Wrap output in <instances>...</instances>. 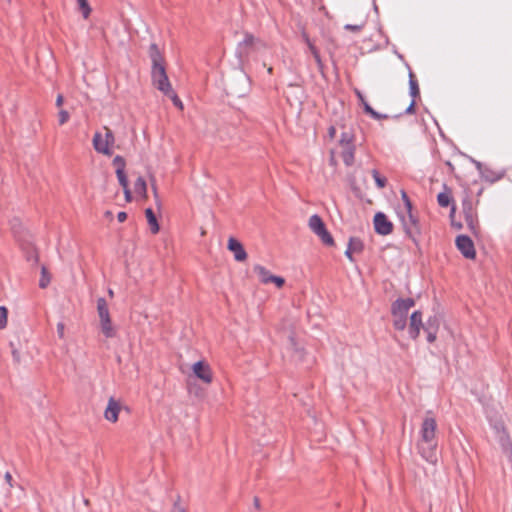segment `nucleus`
Masks as SVG:
<instances>
[{
  "mask_svg": "<svg viewBox=\"0 0 512 512\" xmlns=\"http://www.w3.org/2000/svg\"><path fill=\"white\" fill-rule=\"evenodd\" d=\"M436 430L437 422L428 413L421 424L417 449L422 458L431 464H436L438 461Z\"/></svg>",
  "mask_w": 512,
  "mask_h": 512,
  "instance_id": "nucleus-1",
  "label": "nucleus"
},
{
  "mask_svg": "<svg viewBox=\"0 0 512 512\" xmlns=\"http://www.w3.org/2000/svg\"><path fill=\"white\" fill-rule=\"evenodd\" d=\"M415 301L412 298L397 299L391 307L393 318V327L402 331L407 326V316L409 310L414 307Z\"/></svg>",
  "mask_w": 512,
  "mask_h": 512,
  "instance_id": "nucleus-2",
  "label": "nucleus"
},
{
  "mask_svg": "<svg viewBox=\"0 0 512 512\" xmlns=\"http://www.w3.org/2000/svg\"><path fill=\"white\" fill-rule=\"evenodd\" d=\"M250 90V79L243 71H236L226 83L227 94L232 97L241 98Z\"/></svg>",
  "mask_w": 512,
  "mask_h": 512,
  "instance_id": "nucleus-3",
  "label": "nucleus"
},
{
  "mask_svg": "<svg viewBox=\"0 0 512 512\" xmlns=\"http://www.w3.org/2000/svg\"><path fill=\"white\" fill-rule=\"evenodd\" d=\"M265 46V43L259 38L254 37L250 33H245L243 41L237 46L236 55L239 61L244 63L252 52L265 48Z\"/></svg>",
  "mask_w": 512,
  "mask_h": 512,
  "instance_id": "nucleus-4",
  "label": "nucleus"
},
{
  "mask_svg": "<svg viewBox=\"0 0 512 512\" xmlns=\"http://www.w3.org/2000/svg\"><path fill=\"white\" fill-rule=\"evenodd\" d=\"M398 215L403 225L405 233L416 242V237L420 234V224L418 217L412 210H399Z\"/></svg>",
  "mask_w": 512,
  "mask_h": 512,
  "instance_id": "nucleus-5",
  "label": "nucleus"
},
{
  "mask_svg": "<svg viewBox=\"0 0 512 512\" xmlns=\"http://www.w3.org/2000/svg\"><path fill=\"white\" fill-rule=\"evenodd\" d=\"M152 82L153 85L163 94L171 93L172 86L164 66L152 67Z\"/></svg>",
  "mask_w": 512,
  "mask_h": 512,
  "instance_id": "nucleus-6",
  "label": "nucleus"
},
{
  "mask_svg": "<svg viewBox=\"0 0 512 512\" xmlns=\"http://www.w3.org/2000/svg\"><path fill=\"white\" fill-rule=\"evenodd\" d=\"M456 247L462 253V255L467 259H474L476 256L474 243L470 239V237L466 235H459L456 238Z\"/></svg>",
  "mask_w": 512,
  "mask_h": 512,
  "instance_id": "nucleus-7",
  "label": "nucleus"
},
{
  "mask_svg": "<svg viewBox=\"0 0 512 512\" xmlns=\"http://www.w3.org/2000/svg\"><path fill=\"white\" fill-rule=\"evenodd\" d=\"M374 228L380 235H389L393 231V224L384 213L378 212L374 216Z\"/></svg>",
  "mask_w": 512,
  "mask_h": 512,
  "instance_id": "nucleus-8",
  "label": "nucleus"
},
{
  "mask_svg": "<svg viewBox=\"0 0 512 512\" xmlns=\"http://www.w3.org/2000/svg\"><path fill=\"white\" fill-rule=\"evenodd\" d=\"M463 212L467 227L473 234L476 235L478 233V220L476 212L474 211L471 203L465 202L463 204Z\"/></svg>",
  "mask_w": 512,
  "mask_h": 512,
  "instance_id": "nucleus-9",
  "label": "nucleus"
},
{
  "mask_svg": "<svg viewBox=\"0 0 512 512\" xmlns=\"http://www.w3.org/2000/svg\"><path fill=\"white\" fill-rule=\"evenodd\" d=\"M192 371L194 375L202 380L204 383H211L212 381V372L210 366L204 361H198L193 364Z\"/></svg>",
  "mask_w": 512,
  "mask_h": 512,
  "instance_id": "nucleus-10",
  "label": "nucleus"
},
{
  "mask_svg": "<svg viewBox=\"0 0 512 512\" xmlns=\"http://www.w3.org/2000/svg\"><path fill=\"white\" fill-rule=\"evenodd\" d=\"M424 324L422 322V313L420 311H414L410 316L409 328L408 332L412 339H416L419 334L421 328H423Z\"/></svg>",
  "mask_w": 512,
  "mask_h": 512,
  "instance_id": "nucleus-11",
  "label": "nucleus"
},
{
  "mask_svg": "<svg viewBox=\"0 0 512 512\" xmlns=\"http://www.w3.org/2000/svg\"><path fill=\"white\" fill-rule=\"evenodd\" d=\"M227 248H228V250L233 252L234 258L236 261L242 262V261L246 260L247 253H246L243 245L235 238H233V237L229 238Z\"/></svg>",
  "mask_w": 512,
  "mask_h": 512,
  "instance_id": "nucleus-12",
  "label": "nucleus"
},
{
  "mask_svg": "<svg viewBox=\"0 0 512 512\" xmlns=\"http://www.w3.org/2000/svg\"><path fill=\"white\" fill-rule=\"evenodd\" d=\"M93 147L98 153H102L104 155L110 156L112 154V150L108 146V144L105 142L104 137L101 133L96 132L93 136Z\"/></svg>",
  "mask_w": 512,
  "mask_h": 512,
  "instance_id": "nucleus-13",
  "label": "nucleus"
},
{
  "mask_svg": "<svg viewBox=\"0 0 512 512\" xmlns=\"http://www.w3.org/2000/svg\"><path fill=\"white\" fill-rule=\"evenodd\" d=\"M120 411V405L113 398H110L108 405L104 412V417L110 422H116L118 420V414Z\"/></svg>",
  "mask_w": 512,
  "mask_h": 512,
  "instance_id": "nucleus-14",
  "label": "nucleus"
},
{
  "mask_svg": "<svg viewBox=\"0 0 512 512\" xmlns=\"http://www.w3.org/2000/svg\"><path fill=\"white\" fill-rule=\"evenodd\" d=\"M341 157L343 159V162L346 166H352L354 164L355 159V145L349 144L341 146Z\"/></svg>",
  "mask_w": 512,
  "mask_h": 512,
  "instance_id": "nucleus-15",
  "label": "nucleus"
},
{
  "mask_svg": "<svg viewBox=\"0 0 512 512\" xmlns=\"http://www.w3.org/2000/svg\"><path fill=\"white\" fill-rule=\"evenodd\" d=\"M504 174H505L504 171L496 172L487 167H485L483 170H481L482 178L485 181L490 182V183L499 181L500 179H502L504 177Z\"/></svg>",
  "mask_w": 512,
  "mask_h": 512,
  "instance_id": "nucleus-16",
  "label": "nucleus"
},
{
  "mask_svg": "<svg viewBox=\"0 0 512 512\" xmlns=\"http://www.w3.org/2000/svg\"><path fill=\"white\" fill-rule=\"evenodd\" d=\"M149 54L152 61V67L164 66L162 56L156 44H151Z\"/></svg>",
  "mask_w": 512,
  "mask_h": 512,
  "instance_id": "nucleus-17",
  "label": "nucleus"
},
{
  "mask_svg": "<svg viewBox=\"0 0 512 512\" xmlns=\"http://www.w3.org/2000/svg\"><path fill=\"white\" fill-rule=\"evenodd\" d=\"M309 228L317 235L322 229H324L326 226L323 222V220L321 219L320 216L318 215H312L310 218H309Z\"/></svg>",
  "mask_w": 512,
  "mask_h": 512,
  "instance_id": "nucleus-18",
  "label": "nucleus"
},
{
  "mask_svg": "<svg viewBox=\"0 0 512 512\" xmlns=\"http://www.w3.org/2000/svg\"><path fill=\"white\" fill-rule=\"evenodd\" d=\"M304 39H305V42L307 43L308 45V48L311 52V54L313 55V58L319 68L320 71L323 70V62L321 60V57H320V54H319V51L317 50V48L314 46V44L310 41L309 37L307 35H304Z\"/></svg>",
  "mask_w": 512,
  "mask_h": 512,
  "instance_id": "nucleus-19",
  "label": "nucleus"
},
{
  "mask_svg": "<svg viewBox=\"0 0 512 512\" xmlns=\"http://www.w3.org/2000/svg\"><path fill=\"white\" fill-rule=\"evenodd\" d=\"M145 215H146V218H147V221H148V224L150 226V230L153 234H156L159 232V224H158V221H157V218L153 212V210L151 208H147L145 210Z\"/></svg>",
  "mask_w": 512,
  "mask_h": 512,
  "instance_id": "nucleus-20",
  "label": "nucleus"
},
{
  "mask_svg": "<svg viewBox=\"0 0 512 512\" xmlns=\"http://www.w3.org/2000/svg\"><path fill=\"white\" fill-rule=\"evenodd\" d=\"M439 206L448 207L452 203L451 191L444 185V191L437 196Z\"/></svg>",
  "mask_w": 512,
  "mask_h": 512,
  "instance_id": "nucleus-21",
  "label": "nucleus"
},
{
  "mask_svg": "<svg viewBox=\"0 0 512 512\" xmlns=\"http://www.w3.org/2000/svg\"><path fill=\"white\" fill-rule=\"evenodd\" d=\"M97 312H98V316L100 318V321L101 320H106V319L110 318L108 305H107V302H106V300L104 298H99L97 300Z\"/></svg>",
  "mask_w": 512,
  "mask_h": 512,
  "instance_id": "nucleus-22",
  "label": "nucleus"
},
{
  "mask_svg": "<svg viewBox=\"0 0 512 512\" xmlns=\"http://www.w3.org/2000/svg\"><path fill=\"white\" fill-rule=\"evenodd\" d=\"M254 272L258 275V277L262 283H264V284L270 283V280L273 275L264 266L255 265Z\"/></svg>",
  "mask_w": 512,
  "mask_h": 512,
  "instance_id": "nucleus-23",
  "label": "nucleus"
},
{
  "mask_svg": "<svg viewBox=\"0 0 512 512\" xmlns=\"http://www.w3.org/2000/svg\"><path fill=\"white\" fill-rule=\"evenodd\" d=\"M100 325H101L102 333L107 338H111V337H113L115 335V330L113 328V325H112V322H111V318L106 319V320H101L100 321Z\"/></svg>",
  "mask_w": 512,
  "mask_h": 512,
  "instance_id": "nucleus-24",
  "label": "nucleus"
},
{
  "mask_svg": "<svg viewBox=\"0 0 512 512\" xmlns=\"http://www.w3.org/2000/svg\"><path fill=\"white\" fill-rule=\"evenodd\" d=\"M289 342H290V348L293 351V357L295 358V360L302 361L303 360V355H304L303 349L298 347V344L295 341L294 337L290 336L289 337Z\"/></svg>",
  "mask_w": 512,
  "mask_h": 512,
  "instance_id": "nucleus-25",
  "label": "nucleus"
},
{
  "mask_svg": "<svg viewBox=\"0 0 512 512\" xmlns=\"http://www.w3.org/2000/svg\"><path fill=\"white\" fill-rule=\"evenodd\" d=\"M409 90H410V95L413 99L418 97L420 94L418 82L415 79V76L411 71L409 73Z\"/></svg>",
  "mask_w": 512,
  "mask_h": 512,
  "instance_id": "nucleus-26",
  "label": "nucleus"
},
{
  "mask_svg": "<svg viewBox=\"0 0 512 512\" xmlns=\"http://www.w3.org/2000/svg\"><path fill=\"white\" fill-rule=\"evenodd\" d=\"M347 248H349L354 253H361L364 248V244L360 238L351 237L349 239Z\"/></svg>",
  "mask_w": 512,
  "mask_h": 512,
  "instance_id": "nucleus-27",
  "label": "nucleus"
},
{
  "mask_svg": "<svg viewBox=\"0 0 512 512\" xmlns=\"http://www.w3.org/2000/svg\"><path fill=\"white\" fill-rule=\"evenodd\" d=\"M134 190L138 195L142 197L147 196V184L143 177H138L134 183Z\"/></svg>",
  "mask_w": 512,
  "mask_h": 512,
  "instance_id": "nucleus-28",
  "label": "nucleus"
},
{
  "mask_svg": "<svg viewBox=\"0 0 512 512\" xmlns=\"http://www.w3.org/2000/svg\"><path fill=\"white\" fill-rule=\"evenodd\" d=\"M499 443L504 451L512 450V442L507 431L497 435Z\"/></svg>",
  "mask_w": 512,
  "mask_h": 512,
  "instance_id": "nucleus-29",
  "label": "nucleus"
},
{
  "mask_svg": "<svg viewBox=\"0 0 512 512\" xmlns=\"http://www.w3.org/2000/svg\"><path fill=\"white\" fill-rule=\"evenodd\" d=\"M317 236L321 239L322 243L327 246H333L334 245V239L332 235L328 232L326 227L322 229Z\"/></svg>",
  "mask_w": 512,
  "mask_h": 512,
  "instance_id": "nucleus-30",
  "label": "nucleus"
},
{
  "mask_svg": "<svg viewBox=\"0 0 512 512\" xmlns=\"http://www.w3.org/2000/svg\"><path fill=\"white\" fill-rule=\"evenodd\" d=\"M78 7L82 12V15L85 19H87L91 13V7L88 3V0H77Z\"/></svg>",
  "mask_w": 512,
  "mask_h": 512,
  "instance_id": "nucleus-31",
  "label": "nucleus"
},
{
  "mask_svg": "<svg viewBox=\"0 0 512 512\" xmlns=\"http://www.w3.org/2000/svg\"><path fill=\"white\" fill-rule=\"evenodd\" d=\"M490 425L494 429L497 435L506 431L504 422L501 419H490Z\"/></svg>",
  "mask_w": 512,
  "mask_h": 512,
  "instance_id": "nucleus-32",
  "label": "nucleus"
},
{
  "mask_svg": "<svg viewBox=\"0 0 512 512\" xmlns=\"http://www.w3.org/2000/svg\"><path fill=\"white\" fill-rule=\"evenodd\" d=\"M365 112L375 120L387 119L388 115L375 111L369 104H365Z\"/></svg>",
  "mask_w": 512,
  "mask_h": 512,
  "instance_id": "nucleus-33",
  "label": "nucleus"
},
{
  "mask_svg": "<svg viewBox=\"0 0 512 512\" xmlns=\"http://www.w3.org/2000/svg\"><path fill=\"white\" fill-rule=\"evenodd\" d=\"M354 135L348 131H345L341 134V138L339 140L340 146L354 144Z\"/></svg>",
  "mask_w": 512,
  "mask_h": 512,
  "instance_id": "nucleus-34",
  "label": "nucleus"
},
{
  "mask_svg": "<svg viewBox=\"0 0 512 512\" xmlns=\"http://www.w3.org/2000/svg\"><path fill=\"white\" fill-rule=\"evenodd\" d=\"M372 176L376 182L378 188L382 189L386 186L387 180L385 177L380 176L377 170H372Z\"/></svg>",
  "mask_w": 512,
  "mask_h": 512,
  "instance_id": "nucleus-35",
  "label": "nucleus"
},
{
  "mask_svg": "<svg viewBox=\"0 0 512 512\" xmlns=\"http://www.w3.org/2000/svg\"><path fill=\"white\" fill-rule=\"evenodd\" d=\"M439 325V319L437 317H431L428 319L426 324H424L423 329L426 330V328H432L435 332H437Z\"/></svg>",
  "mask_w": 512,
  "mask_h": 512,
  "instance_id": "nucleus-36",
  "label": "nucleus"
},
{
  "mask_svg": "<svg viewBox=\"0 0 512 512\" xmlns=\"http://www.w3.org/2000/svg\"><path fill=\"white\" fill-rule=\"evenodd\" d=\"M164 95L169 97L176 107H178L179 109H183L182 101L179 99L177 94L174 92L173 88L171 89V93L170 92L165 93Z\"/></svg>",
  "mask_w": 512,
  "mask_h": 512,
  "instance_id": "nucleus-37",
  "label": "nucleus"
},
{
  "mask_svg": "<svg viewBox=\"0 0 512 512\" xmlns=\"http://www.w3.org/2000/svg\"><path fill=\"white\" fill-rule=\"evenodd\" d=\"M116 175H117L119 184L123 188H127V186H128V179H127V176L125 174V170L122 171L120 169H116Z\"/></svg>",
  "mask_w": 512,
  "mask_h": 512,
  "instance_id": "nucleus-38",
  "label": "nucleus"
},
{
  "mask_svg": "<svg viewBox=\"0 0 512 512\" xmlns=\"http://www.w3.org/2000/svg\"><path fill=\"white\" fill-rule=\"evenodd\" d=\"M8 311L4 306L0 307V330L7 326Z\"/></svg>",
  "mask_w": 512,
  "mask_h": 512,
  "instance_id": "nucleus-39",
  "label": "nucleus"
},
{
  "mask_svg": "<svg viewBox=\"0 0 512 512\" xmlns=\"http://www.w3.org/2000/svg\"><path fill=\"white\" fill-rule=\"evenodd\" d=\"M10 224H11L12 232H13L16 236H17V235H19V234H20V231H21V229H22V224H21L20 220H19V219H17V218H14V219H12V220H11Z\"/></svg>",
  "mask_w": 512,
  "mask_h": 512,
  "instance_id": "nucleus-40",
  "label": "nucleus"
},
{
  "mask_svg": "<svg viewBox=\"0 0 512 512\" xmlns=\"http://www.w3.org/2000/svg\"><path fill=\"white\" fill-rule=\"evenodd\" d=\"M104 130H105V136H104V139H105V142L108 144V146H112L115 142V138H114V134L113 132L107 128V127H104Z\"/></svg>",
  "mask_w": 512,
  "mask_h": 512,
  "instance_id": "nucleus-41",
  "label": "nucleus"
},
{
  "mask_svg": "<svg viewBox=\"0 0 512 512\" xmlns=\"http://www.w3.org/2000/svg\"><path fill=\"white\" fill-rule=\"evenodd\" d=\"M70 118V114L68 111L64 110V109H61L58 113V122H59V125H63L65 124L66 122H68Z\"/></svg>",
  "mask_w": 512,
  "mask_h": 512,
  "instance_id": "nucleus-42",
  "label": "nucleus"
},
{
  "mask_svg": "<svg viewBox=\"0 0 512 512\" xmlns=\"http://www.w3.org/2000/svg\"><path fill=\"white\" fill-rule=\"evenodd\" d=\"M113 166L115 167V169H120V170H125V160L122 156H119L117 155L114 159H113Z\"/></svg>",
  "mask_w": 512,
  "mask_h": 512,
  "instance_id": "nucleus-43",
  "label": "nucleus"
},
{
  "mask_svg": "<svg viewBox=\"0 0 512 512\" xmlns=\"http://www.w3.org/2000/svg\"><path fill=\"white\" fill-rule=\"evenodd\" d=\"M404 207L401 210H412V203L405 191L401 192Z\"/></svg>",
  "mask_w": 512,
  "mask_h": 512,
  "instance_id": "nucleus-44",
  "label": "nucleus"
},
{
  "mask_svg": "<svg viewBox=\"0 0 512 512\" xmlns=\"http://www.w3.org/2000/svg\"><path fill=\"white\" fill-rule=\"evenodd\" d=\"M49 282H50V278L48 276H46V270H45V268H43L42 269V277L39 281V286L41 288H46L48 286Z\"/></svg>",
  "mask_w": 512,
  "mask_h": 512,
  "instance_id": "nucleus-45",
  "label": "nucleus"
},
{
  "mask_svg": "<svg viewBox=\"0 0 512 512\" xmlns=\"http://www.w3.org/2000/svg\"><path fill=\"white\" fill-rule=\"evenodd\" d=\"M427 333V341L432 343L436 340L437 332H435L432 328H426L424 330Z\"/></svg>",
  "mask_w": 512,
  "mask_h": 512,
  "instance_id": "nucleus-46",
  "label": "nucleus"
},
{
  "mask_svg": "<svg viewBox=\"0 0 512 512\" xmlns=\"http://www.w3.org/2000/svg\"><path fill=\"white\" fill-rule=\"evenodd\" d=\"M171 512H186L185 507L180 504L179 497H178L177 501L174 502Z\"/></svg>",
  "mask_w": 512,
  "mask_h": 512,
  "instance_id": "nucleus-47",
  "label": "nucleus"
},
{
  "mask_svg": "<svg viewBox=\"0 0 512 512\" xmlns=\"http://www.w3.org/2000/svg\"><path fill=\"white\" fill-rule=\"evenodd\" d=\"M270 282L275 283L277 287L281 288L284 285L285 280L282 277L273 275Z\"/></svg>",
  "mask_w": 512,
  "mask_h": 512,
  "instance_id": "nucleus-48",
  "label": "nucleus"
},
{
  "mask_svg": "<svg viewBox=\"0 0 512 512\" xmlns=\"http://www.w3.org/2000/svg\"><path fill=\"white\" fill-rule=\"evenodd\" d=\"M346 30L352 31V32H359L362 30L363 25H352V24H346L344 26Z\"/></svg>",
  "mask_w": 512,
  "mask_h": 512,
  "instance_id": "nucleus-49",
  "label": "nucleus"
},
{
  "mask_svg": "<svg viewBox=\"0 0 512 512\" xmlns=\"http://www.w3.org/2000/svg\"><path fill=\"white\" fill-rule=\"evenodd\" d=\"M10 346L12 348V356H13L14 361L19 363L20 362V353H19V351L16 348H14L13 343H10Z\"/></svg>",
  "mask_w": 512,
  "mask_h": 512,
  "instance_id": "nucleus-50",
  "label": "nucleus"
},
{
  "mask_svg": "<svg viewBox=\"0 0 512 512\" xmlns=\"http://www.w3.org/2000/svg\"><path fill=\"white\" fill-rule=\"evenodd\" d=\"M64 329H65V326L62 322H59L57 324V333H58V336L60 338H63L64 337Z\"/></svg>",
  "mask_w": 512,
  "mask_h": 512,
  "instance_id": "nucleus-51",
  "label": "nucleus"
},
{
  "mask_svg": "<svg viewBox=\"0 0 512 512\" xmlns=\"http://www.w3.org/2000/svg\"><path fill=\"white\" fill-rule=\"evenodd\" d=\"M415 104H416V101H415V99H413L412 102L410 103V105L405 110V113L413 114L415 112Z\"/></svg>",
  "mask_w": 512,
  "mask_h": 512,
  "instance_id": "nucleus-52",
  "label": "nucleus"
},
{
  "mask_svg": "<svg viewBox=\"0 0 512 512\" xmlns=\"http://www.w3.org/2000/svg\"><path fill=\"white\" fill-rule=\"evenodd\" d=\"M356 95H357L361 105L365 109V104H369V103L366 101V99L364 98L363 94L360 91L357 90Z\"/></svg>",
  "mask_w": 512,
  "mask_h": 512,
  "instance_id": "nucleus-53",
  "label": "nucleus"
},
{
  "mask_svg": "<svg viewBox=\"0 0 512 512\" xmlns=\"http://www.w3.org/2000/svg\"><path fill=\"white\" fill-rule=\"evenodd\" d=\"M117 219H118V221H119V222H121V223H122V222H124V221L127 219V213H126V212H123V211L119 212V213L117 214Z\"/></svg>",
  "mask_w": 512,
  "mask_h": 512,
  "instance_id": "nucleus-54",
  "label": "nucleus"
},
{
  "mask_svg": "<svg viewBox=\"0 0 512 512\" xmlns=\"http://www.w3.org/2000/svg\"><path fill=\"white\" fill-rule=\"evenodd\" d=\"M123 190H124L126 200L128 202H130L132 199V195H131V191H130L129 187L127 186V188H123Z\"/></svg>",
  "mask_w": 512,
  "mask_h": 512,
  "instance_id": "nucleus-55",
  "label": "nucleus"
},
{
  "mask_svg": "<svg viewBox=\"0 0 512 512\" xmlns=\"http://www.w3.org/2000/svg\"><path fill=\"white\" fill-rule=\"evenodd\" d=\"M336 135V129L334 126H330L328 129V136L333 139Z\"/></svg>",
  "mask_w": 512,
  "mask_h": 512,
  "instance_id": "nucleus-56",
  "label": "nucleus"
},
{
  "mask_svg": "<svg viewBox=\"0 0 512 512\" xmlns=\"http://www.w3.org/2000/svg\"><path fill=\"white\" fill-rule=\"evenodd\" d=\"M353 253L349 248L346 249L345 251V256L350 260V261H354V258H353Z\"/></svg>",
  "mask_w": 512,
  "mask_h": 512,
  "instance_id": "nucleus-57",
  "label": "nucleus"
},
{
  "mask_svg": "<svg viewBox=\"0 0 512 512\" xmlns=\"http://www.w3.org/2000/svg\"><path fill=\"white\" fill-rule=\"evenodd\" d=\"M64 102V98L61 94H59L56 98V106L60 107Z\"/></svg>",
  "mask_w": 512,
  "mask_h": 512,
  "instance_id": "nucleus-58",
  "label": "nucleus"
},
{
  "mask_svg": "<svg viewBox=\"0 0 512 512\" xmlns=\"http://www.w3.org/2000/svg\"><path fill=\"white\" fill-rule=\"evenodd\" d=\"M5 480H6V482H7L10 486H13V485H12V475H11L9 472H7V473L5 474Z\"/></svg>",
  "mask_w": 512,
  "mask_h": 512,
  "instance_id": "nucleus-59",
  "label": "nucleus"
},
{
  "mask_svg": "<svg viewBox=\"0 0 512 512\" xmlns=\"http://www.w3.org/2000/svg\"><path fill=\"white\" fill-rule=\"evenodd\" d=\"M476 167L478 168V170L481 172V170H483L484 168L482 167V164L480 162H477L476 163Z\"/></svg>",
  "mask_w": 512,
  "mask_h": 512,
  "instance_id": "nucleus-60",
  "label": "nucleus"
},
{
  "mask_svg": "<svg viewBox=\"0 0 512 512\" xmlns=\"http://www.w3.org/2000/svg\"><path fill=\"white\" fill-rule=\"evenodd\" d=\"M254 505H255V507H257V508H258V507H259V505H260V503H259V499H258L257 497H256V498H254Z\"/></svg>",
  "mask_w": 512,
  "mask_h": 512,
  "instance_id": "nucleus-61",
  "label": "nucleus"
},
{
  "mask_svg": "<svg viewBox=\"0 0 512 512\" xmlns=\"http://www.w3.org/2000/svg\"><path fill=\"white\" fill-rule=\"evenodd\" d=\"M152 188H153V192H154L155 197H157V188H156V186L154 184L152 185Z\"/></svg>",
  "mask_w": 512,
  "mask_h": 512,
  "instance_id": "nucleus-62",
  "label": "nucleus"
},
{
  "mask_svg": "<svg viewBox=\"0 0 512 512\" xmlns=\"http://www.w3.org/2000/svg\"><path fill=\"white\" fill-rule=\"evenodd\" d=\"M454 212H455V206L453 205L452 209H451V216L453 215Z\"/></svg>",
  "mask_w": 512,
  "mask_h": 512,
  "instance_id": "nucleus-63",
  "label": "nucleus"
},
{
  "mask_svg": "<svg viewBox=\"0 0 512 512\" xmlns=\"http://www.w3.org/2000/svg\"><path fill=\"white\" fill-rule=\"evenodd\" d=\"M109 295L112 297L114 295L113 291L110 289L109 290Z\"/></svg>",
  "mask_w": 512,
  "mask_h": 512,
  "instance_id": "nucleus-64",
  "label": "nucleus"
}]
</instances>
